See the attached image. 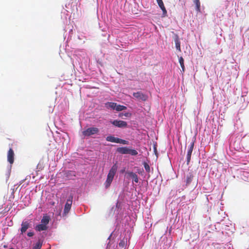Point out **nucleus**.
<instances>
[{"label":"nucleus","instance_id":"1","mask_svg":"<svg viewBox=\"0 0 249 249\" xmlns=\"http://www.w3.org/2000/svg\"><path fill=\"white\" fill-rule=\"evenodd\" d=\"M118 166L117 164H114L111 169H110L107 176V178L105 183V185L106 188L109 187L113 179L114 176L117 172Z\"/></svg>","mask_w":249,"mask_h":249},{"label":"nucleus","instance_id":"2","mask_svg":"<svg viewBox=\"0 0 249 249\" xmlns=\"http://www.w3.org/2000/svg\"><path fill=\"white\" fill-rule=\"evenodd\" d=\"M99 132V129L96 127H89L83 132V134L85 136H89L97 133Z\"/></svg>","mask_w":249,"mask_h":249},{"label":"nucleus","instance_id":"3","mask_svg":"<svg viewBox=\"0 0 249 249\" xmlns=\"http://www.w3.org/2000/svg\"><path fill=\"white\" fill-rule=\"evenodd\" d=\"M133 95L137 99L142 101H146L148 99L147 95L143 94L140 91L134 92L133 93Z\"/></svg>","mask_w":249,"mask_h":249},{"label":"nucleus","instance_id":"4","mask_svg":"<svg viewBox=\"0 0 249 249\" xmlns=\"http://www.w3.org/2000/svg\"><path fill=\"white\" fill-rule=\"evenodd\" d=\"M72 196H71L68 198L66 203L65 205L64 212L65 214L68 213L71 209V206L72 202Z\"/></svg>","mask_w":249,"mask_h":249},{"label":"nucleus","instance_id":"5","mask_svg":"<svg viewBox=\"0 0 249 249\" xmlns=\"http://www.w3.org/2000/svg\"><path fill=\"white\" fill-rule=\"evenodd\" d=\"M111 124L114 126L120 128L126 127L127 125L126 122L117 120L112 121Z\"/></svg>","mask_w":249,"mask_h":249},{"label":"nucleus","instance_id":"6","mask_svg":"<svg viewBox=\"0 0 249 249\" xmlns=\"http://www.w3.org/2000/svg\"><path fill=\"white\" fill-rule=\"evenodd\" d=\"M194 147V141H193L191 142L189 148L188 149L187 155V163L189 164V163L190 161L192 153Z\"/></svg>","mask_w":249,"mask_h":249},{"label":"nucleus","instance_id":"7","mask_svg":"<svg viewBox=\"0 0 249 249\" xmlns=\"http://www.w3.org/2000/svg\"><path fill=\"white\" fill-rule=\"evenodd\" d=\"M7 160L10 164H13L14 161V152L11 148L7 153Z\"/></svg>","mask_w":249,"mask_h":249},{"label":"nucleus","instance_id":"8","mask_svg":"<svg viewBox=\"0 0 249 249\" xmlns=\"http://www.w3.org/2000/svg\"><path fill=\"white\" fill-rule=\"evenodd\" d=\"M30 227V223L28 221H23L21 224V228L20 231L21 233L25 232L26 230Z\"/></svg>","mask_w":249,"mask_h":249},{"label":"nucleus","instance_id":"9","mask_svg":"<svg viewBox=\"0 0 249 249\" xmlns=\"http://www.w3.org/2000/svg\"><path fill=\"white\" fill-rule=\"evenodd\" d=\"M129 150V149L127 147H119L117 149V151L122 154H128Z\"/></svg>","mask_w":249,"mask_h":249},{"label":"nucleus","instance_id":"10","mask_svg":"<svg viewBox=\"0 0 249 249\" xmlns=\"http://www.w3.org/2000/svg\"><path fill=\"white\" fill-rule=\"evenodd\" d=\"M194 178V175L192 172H188L186 174V185H189L192 182L193 178Z\"/></svg>","mask_w":249,"mask_h":249},{"label":"nucleus","instance_id":"11","mask_svg":"<svg viewBox=\"0 0 249 249\" xmlns=\"http://www.w3.org/2000/svg\"><path fill=\"white\" fill-rule=\"evenodd\" d=\"M48 229V226L45 224H40L37 225L35 227V230L38 231H46Z\"/></svg>","mask_w":249,"mask_h":249},{"label":"nucleus","instance_id":"12","mask_svg":"<svg viewBox=\"0 0 249 249\" xmlns=\"http://www.w3.org/2000/svg\"><path fill=\"white\" fill-rule=\"evenodd\" d=\"M127 174L128 176L132 178L133 180L136 183H138L139 182V178L138 175L136 173L133 172H127Z\"/></svg>","mask_w":249,"mask_h":249},{"label":"nucleus","instance_id":"13","mask_svg":"<svg viewBox=\"0 0 249 249\" xmlns=\"http://www.w3.org/2000/svg\"><path fill=\"white\" fill-rule=\"evenodd\" d=\"M174 41L175 42L176 48L177 50H178L179 52H181L180 42L179 38L178 36L176 35L175 36V37L174 38Z\"/></svg>","mask_w":249,"mask_h":249},{"label":"nucleus","instance_id":"14","mask_svg":"<svg viewBox=\"0 0 249 249\" xmlns=\"http://www.w3.org/2000/svg\"><path fill=\"white\" fill-rule=\"evenodd\" d=\"M51 219L49 216L47 215L46 214L44 215L41 220V224H45L47 226V224L49 223Z\"/></svg>","mask_w":249,"mask_h":249},{"label":"nucleus","instance_id":"15","mask_svg":"<svg viewBox=\"0 0 249 249\" xmlns=\"http://www.w3.org/2000/svg\"><path fill=\"white\" fill-rule=\"evenodd\" d=\"M118 138H116L113 136H108L106 138V140L108 142H115L118 143L119 142Z\"/></svg>","mask_w":249,"mask_h":249},{"label":"nucleus","instance_id":"16","mask_svg":"<svg viewBox=\"0 0 249 249\" xmlns=\"http://www.w3.org/2000/svg\"><path fill=\"white\" fill-rule=\"evenodd\" d=\"M194 3L196 5V9L197 12H200V2L199 0H193Z\"/></svg>","mask_w":249,"mask_h":249},{"label":"nucleus","instance_id":"17","mask_svg":"<svg viewBox=\"0 0 249 249\" xmlns=\"http://www.w3.org/2000/svg\"><path fill=\"white\" fill-rule=\"evenodd\" d=\"M116 104L117 103L114 102H107L106 104V107L107 108H111L113 109H115Z\"/></svg>","mask_w":249,"mask_h":249},{"label":"nucleus","instance_id":"18","mask_svg":"<svg viewBox=\"0 0 249 249\" xmlns=\"http://www.w3.org/2000/svg\"><path fill=\"white\" fill-rule=\"evenodd\" d=\"M126 109V107L125 106L121 105H117L116 104L115 109L117 111H122L123 110H125Z\"/></svg>","mask_w":249,"mask_h":249},{"label":"nucleus","instance_id":"19","mask_svg":"<svg viewBox=\"0 0 249 249\" xmlns=\"http://www.w3.org/2000/svg\"><path fill=\"white\" fill-rule=\"evenodd\" d=\"M178 60H179V64L180 65V66L181 67V69H182V71L184 72V71H185V66H184V59H183L182 57L180 56V57H179Z\"/></svg>","mask_w":249,"mask_h":249},{"label":"nucleus","instance_id":"20","mask_svg":"<svg viewBox=\"0 0 249 249\" xmlns=\"http://www.w3.org/2000/svg\"><path fill=\"white\" fill-rule=\"evenodd\" d=\"M143 164V166H144L145 171L147 173H149L150 172V168L149 164L145 162H144Z\"/></svg>","mask_w":249,"mask_h":249},{"label":"nucleus","instance_id":"21","mask_svg":"<svg viewBox=\"0 0 249 249\" xmlns=\"http://www.w3.org/2000/svg\"><path fill=\"white\" fill-rule=\"evenodd\" d=\"M42 247V243L39 241L37 242L36 245L33 247V249H41Z\"/></svg>","mask_w":249,"mask_h":249},{"label":"nucleus","instance_id":"22","mask_svg":"<svg viewBox=\"0 0 249 249\" xmlns=\"http://www.w3.org/2000/svg\"><path fill=\"white\" fill-rule=\"evenodd\" d=\"M160 9H161L162 11V17H164L167 16V11L166 10V8L164 6V5H163L162 6H160Z\"/></svg>","mask_w":249,"mask_h":249},{"label":"nucleus","instance_id":"23","mask_svg":"<svg viewBox=\"0 0 249 249\" xmlns=\"http://www.w3.org/2000/svg\"><path fill=\"white\" fill-rule=\"evenodd\" d=\"M138 152L135 149H130L129 150V154L133 156H136L138 154Z\"/></svg>","mask_w":249,"mask_h":249},{"label":"nucleus","instance_id":"24","mask_svg":"<svg viewBox=\"0 0 249 249\" xmlns=\"http://www.w3.org/2000/svg\"><path fill=\"white\" fill-rule=\"evenodd\" d=\"M118 140H119V142H118V143H122L123 144H128V142L127 141H125V140H123V139H121L120 138H119Z\"/></svg>","mask_w":249,"mask_h":249},{"label":"nucleus","instance_id":"25","mask_svg":"<svg viewBox=\"0 0 249 249\" xmlns=\"http://www.w3.org/2000/svg\"><path fill=\"white\" fill-rule=\"evenodd\" d=\"M157 2L160 7V6H162L163 5H164V3L162 1V0H157Z\"/></svg>","mask_w":249,"mask_h":249},{"label":"nucleus","instance_id":"26","mask_svg":"<svg viewBox=\"0 0 249 249\" xmlns=\"http://www.w3.org/2000/svg\"><path fill=\"white\" fill-rule=\"evenodd\" d=\"M124 244H125V243H124V241H121V242L119 243V246H120V247H124Z\"/></svg>","mask_w":249,"mask_h":249},{"label":"nucleus","instance_id":"27","mask_svg":"<svg viewBox=\"0 0 249 249\" xmlns=\"http://www.w3.org/2000/svg\"><path fill=\"white\" fill-rule=\"evenodd\" d=\"M34 235V233L33 232H29L27 233V235L29 237H32Z\"/></svg>","mask_w":249,"mask_h":249},{"label":"nucleus","instance_id":"28","mask_svg":"<svg viewBox=\"0 0 249 249\" xmlns=\"http://www.w3.org/2000/svg\"><path fill=\"white\" fill-rule=\"evenodd\" d=\"M128 113H125L124 114V115L125 116V117H127L128 116Z\"/></svg>","mask_w":249,"mask_h":249},{"label":"nucleus","instance_id":"29","mask_svg":"<svg viewBox=\"0 0 249 249\" xmlns=\"http://www.w3.org/2000/svg\"><path fill=\"white\" fill-rule=\"evenodd\" d=\"M9 249H14V248H10Z\"/></svg>","mask_w":249,"mask_h":249}]
</instances>
